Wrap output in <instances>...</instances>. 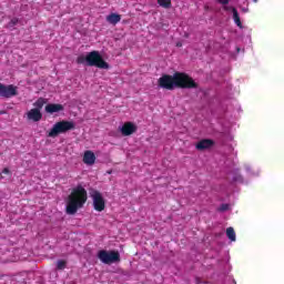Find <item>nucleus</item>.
Wrapping results in <instances>:
<instances>
[{
    "mask_svg": "<svg viewBox=\"0 0 284 284\" xmlns=\"http://www.w3.org/2000/svg\"><path fill=\"white\" fill-rule=\"evenodd\" d=\"M158 87L169 91L176 90V88L180 90H196L199 83L185 72H175L173 75L162 74L158 79Z\"/></svg>",
    "mask_w": 284,
    "mask_h": 284,
    "instance_id": "f257e3e1",
    "label": "nucleus"
},
{
    "mask_svg": "<svg viewBox=\"0 0 284 284\" xmlns=\"http://www.w3.org/2000/svg\"><path fill=\"white\" fill-rule=\"evenodd\" d=\"M88 202V191L81 185L72 190L67 201V214L74 215Z\"/></svg>",
    "mask_w": 284,
    "mask_h": 284,
    "instance_id": "f03ea898",
    "label": "nucleus"
},
{
    "mask_svg": "<svg viewBox=\"0 0 284 284\" xmlns=\"http://www.w3.org/2000/svg\"><path fill=\"white\" fill-rule=\"evenodd\" d=\"M77 63L80 65H89L90 68H99L100 70H110V64L103 60L99 51H91L87 55H79Z\"/></svg>",
    "mask_w": 284,
    "mask_h": 284,
    "instance_id": "7ed1b4c3",
    "label": "nucleus"
},
{
    "mask_svg": "<svg viewBox=\"0 0 284 284\" xmlns=\"http://www.w3.org/2000/svg\"><path fill=\"white\" fill-rule=\"evenodd\" d=\"M75 128L77 125L74 124V121L62 120L53 124L52 129L48 133V136L50 139H57L59 134H65L72 130H75Z\"/></svg>",
    "mask_w": 284,
    "mask_h": 284,
    "instance_id": "20e7f679",
    "label": "nucleus"
},
{
    "mask_svg": "<svg viewBox=\"0 0 284 284\" xmlns=\"http://www.w3.org/2000/svg\"><path fill=\"white\" fill-rule=\"evenodd\" d=\"M98 258L104 265H112V263H121V254L119 251H105L101 250L98 252Z\"/></svg>",
    "mask_w": 284,
    "mask_h": 284,
    "instance_id": "39448f33",
    "label": "nucleus"
},
{
    "mask_svg": "<svg viewBox=\"0 0 284 284\" xmlns=\"http://www.w3.org/2000/svg\"><path fill=\"white\" fill-rule=\"evenodd\" d=\"M91 199L93 201V210H95V212H103V210H105V199H103L101 192L93 191L91 193Z\"/></svg>",
    "mask_w": 284,
    "mask_h": 284,
    "instance_id": "423d86ee",
    "label": "nucleus"
},
{
    "mask_svg": "<svg viewBox=\"0 0 284 284\" xmlns=\"http://www.w3.org/2000/svg\"><path fill=\"white\" fill-rule=\"evenodd\" d=\"M0 97H3V99H12V97H17V87L0 83Z\"/></svg>",
    "mask_w": 284,
    "mask_h": 284,
    "instance_id": "0eeeda50",
    "label": "nucleus"
},
{
    "mask_svg": "<svg viewBox=\"0 0 284 284\" xmlns=\"http://www.w3.org/2000/svg\"><path fill=\"white\" fill-rule=\"evenodd\" d=\"M122 136H132L136 132V125L132 122H125L120 129Z\"/></svg>",
    "mask_w": 284,
    "mask_h": 284,
    "instance_id": "6e6552de",
    "label": "nucleus"
},
{
    "mask_svg": "<svg viewBox=\"0 0 284 284\" xmlns=\"http://www.w3.org/2000/svg\"><path fill=\"white\" fill-rule=\"evenodd\" d=\"M214 145H215L214 140H212V139H203V140H200L195 144V148L200 152H203V150H211V148H214Z\"/></svg>",
    "mask_w": 284,
    "mask_h": 284,
    "instance_id": "1a4fd4ad",
    "label": "nucleus"
},
{
    "mask_svg": "<svg viewBox=\"0 0 284 284\" xmlns=\"http://www.w3.org/2000/svg\"><path fill=\"white\" fill-rule=\"evenodd\" d=\"M27 118L29 121H33L34 123H39L43 119V113H41V110L39 109H31L27 113Z\"/></svg>",
    "mask_w": 284,
    "mask_h": 284,
    "instance_id": "9d476101",
    "label": "nucleus"
},
{
    "mask_svg": "<svg viewBox=\"0 0 284 284\" xmlns=\"http://www.w3.org/2000/svg\"><path fill=\"white\" fill-rule=\"evenodd\" d=\"M44 110L47 114H54L57 112H63L65 110V106L59 103H49L45 105Z\"/></svg>",
    "mask_w": 284,
    "mask_h": 284,
    "instance_id": "9b49d317",
    "label": "nucleus"
},
{
    "mask_svg": "<svg viewBox=\"0 0 284 284\" xmlns=\"http://www.w3.org/2000/svg\"><path fill=\"white\" fill-rule=\"evenodd\" d=\"M82 161L85 165H94L97 163V155L90 150L84 151Z\"/></svg>",
    "mask_w": 284,
    "mask_h": 284,
    "instance_id": "f8f14e48",
    "label": "nucleus"
},
{
    "mask_svg": "<svg viewBox=\"0 0 284 284\" xmlns=\"http://www.w3.org/2000/svg\"><path fill=\"white\" fill-rule=\"evenodd\" d=\"M108 23H111V26H116V23L121 22V14L119 13H110L106 16Z\"/></svg>",
    "mask_w": 284,
    "mask_h": 284,
    "instance_id": "ddd939ff",
    "label": "nucleus"
},
{
    "mask_svg": "<svg viewBox=\"0 0 284 284\" xmlns=\"http://www.w3.org/2000/svg\"><path fill=\"white\" fill-rule=\"evenodd\" d=\"M233 19L237 28H243V23L241 22V17L239 16V11L235 8L233 9Z\"/></svg>",
    "mask_w": 284,
    "mask_h": 284,
    "instance_id": "4468645a",
    "label": "nucleus"
},
{
    "mask_svg": "<svg viewBox=\"0 0 284 284\" xmlns=\"http://www.w3.org/2000/svg\"><path fill=\"white\" fill-rule=\"evenodd\" d=\"M226 236L232 242L236 241V232L234 231V227L230 226L226 229Z\"/></svg>",
    "mask_w": 284,
    "mask_h": 284,
    "instance_id": "2eb2a0df",
    "label": "nucleus"
},
{
    "mask_svg": "<svg viewBox=\"0 0 284 284\" xmlns=\"http://www.w3.org/2000/svg\"><path fill=\"white\" fill-rule=\"evenodd\" d=\"M158 4L169 10V8H172V0H158Z\"/></svg>",
    "mask_w": 284,
    "mask_h": 284,
    "instance_id": "dca6fc26",
    "label": "nucleus"
},
{
    "mask_svg": "<svg viewBox=\"0 0 284 284\" xmlns=\"http://www.w3.org/2000/svg\"><path fill=\"white\" fill-rule=\"evenodd\" d=\"M34 110H41L45 105V99L39 98L34 103Z\"/></svg>",
    "mask_w": 284,
    "mask_h": 284,
    "instance_id": "f3484780",
    "label": "nucleus"
},
{
    "mask_svg": "<svg viewBox=\"0 0 284 284\" xmlns=\"http://www.w3.org/2000/svg\"><path fill=\"white\" fill-rule=\"evenodd\" d=\"M65 267H68V261L59 260L57 262V270L62 271V270H65Z\"/></svg>",
    "mask_w": 284,
    "mask_h": 284,
    "instance_id": "a211bd4d",
    "label": "nucleus"
},
{
    "mask_svg": "<svg viewBox=\"0 0 284 284\" xmlns=\"http://www.w3.org/2000/svg\"><path fill=\"white\" fill-rule=\"evenodd\" d=\"M17 23H19V19L18 18H13L10 20V22L7 24V28H14V26H17Z\"/></svg>",
    "mask_w": 284,
    "mask_h": 284,
    "instance_id": "6ab92c4d",
    "label": "nucleus"
},
{
    "mask_svg": "<svg viewBox=\"0 0 284 284\" xmlns=\"http://www.w3.org/2000/svg\"><path fill=\"white\" fill-rule=\"evenodd\" d=\"M233 181L235 183H242L243 181V176L241 174H236L234 178H233Z\"/></svg>",
    "mask_w": 284,
    "mask_h": 284,
    "instance_id": "aec40b11",
    "label": "nucleus"
},
{
    "mask_svg": "<svg viewBox=\"0 0 284 284\" xmlns=\"http://www.w3.org/2000/svg\"><path fill=\"white\" fill-rule=\"evenodd\" d=\"M230 210V204H222L219 209L220 212H227Z\"/></svg>",
    "mask_w": 284,
    "mask_h": 284,
    "instance_id": "412c9836",
    "label": "nucleus"
},
{
    "mask_svg": "<svg viewBox=\"0 0 284 284\" xmlns=\"http://www.w3.org/2000/svg\"><path fill=\"white\" fill-rule=\"evenodd\" d=\"M219 3H221L222 6H227V3H230V0H219Z\"/></svg>",
    "mask_w": 284,
    "mask_h": 284,
    "instance_id": "4be33fe9",
    "label": "nucleus"
},
{
    "mask_svg": "<svg viewBox=\"0 0 284 284\" xmlns=\"http://www.w3.org/2000/svg\"><path fill=\"white\" fill-rule=\"evenodd\" d=\"M2 174H11V173H10V169L4 168V169L2 170Z\"/></svg>",
    "mask_w": 284,
    "mask_h": 284,
    "instance_id": "5701e85b",
    "label": "nucleus"
},
{
    "mask_svg": "<svg viewBox=\"0 0 284 284\" xmlns=\"http://www.w3.org/2000/svg\"><path fill=\"white\" fill-rule=\"evenodd\" d=\"M176 48H183V42H176Z\"/></svg>",
    "mask_w": 284,
    "mask_h": 284,
    "instance_id": "b1692460",
    "label": "nucleus"
},
{
    "mask_svg": "<svg viewBox=\"0 0 284 284\" xmlns=\"http://www.w3.org/2000/svg\"><path fill=\"white\" fill-rule=\"evenodd\" d=\"M195 283L201 284V278L196 277Z\"/></svg>",
    "mask_w": 284,
    "mask_h": 284,
    "instance_id": "393cba45",
    "label": "nucleus"
},
{
    "mask_svg": "<svg viewBox=\"0 0 284 284\" xmlns=\"http://www.w3.org/2000/svg\"><path fill=\"white\" fill-rule=\"evenodd\" d=\"M0 179H6V176H3V173H0Z\"/></svg>",
    "mask_w": 284,
    "mask_h": 284,
    "instance_id": "a878e982",
    "label": "nucleus"
},
{
    "mask_svg": "<svg viewBox=\"0 0 284 284\" xmlns=\"http://www.w3.org/2000/svg\"><path fill=\"white\" fill-rule=\"evenodd\" d=\"M254 3H258V0H253Z\"/></svg>",
    "mask_w": 284,
    "mask_h": 284,
    "instance_id": "bb28decb",
    "label": "nucleus"
}]
</instances>
